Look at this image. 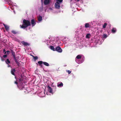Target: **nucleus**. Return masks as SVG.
<instances>
[{"label":"nucleus","instance_id":"f257e3e1","mask_svg":"<svg viewBox=\"0 0 121 121\" xmlns=\"http://www.w3.org/2000/svg\"><path fill=\"white\" fill-rule=\"evenodd\" d=\"M31 25L30 22L27 20L24 19L23 21V24L20 25V27L21 28L25 29L29 26Z\"/></svg>","mask_w":121,"mask_h":121},{"label":"nucleus","instance_id":"f03ea898","mask_svg":"<svg viewBox=\"0 0 121 121\" xmlns=\"http://www.w3.org/2000/svg\"><path fill=\"white\" fill-rule=\"evenodd\" d=\"M55 8L58 9H59L60 8V4L59 3L56 2L55 3Z\"/></svg>","mask_w":121,"mask_h":121},{"label":"nucleus","instance_id":"7ed1b4c3","mask_svg":"<svg viewBox=\"0 0 121 121\" xmlns=\"http://www.w3.org/2000/svg\"><path fill=\"white\" fill-rule=\"evenodd\" d=\"M56 51H57L59 52H62V50L60 47L58 46L55 48Z\"/></svg>","mask_w":121,"mask_h":121},{"label":"nucleus","instance_id":"20e7f679","mask_svg":"<svg viewBox=\"0 0 121 121\" xmlns=\"http://www.w3.org/2000/svg\"><path fill=\"white\" fill-rule=\"evenodd\" d=\"M51 0H44V3L45 5H47L50 2Z\"/></svg>","mask_w":121,"mask_h":121},{"label":"nucleus","instance_id":"39448f33","mask_svg":"<svg viewBox=\"0 0 121 121\" xmlns=\"http://www.w3.org/2000/svg\"><path fill=\"white\" fill-rule=\"evenodd\" d=\"M31 24L32 27L34 26L35 25L36 23L34 19H32L31 20Z\"/></svg>","mask_w":121,"mask_h":121},{"label":"nucleus","instance_id":"423d86ee","mask_svg":"<svg viewBox=\"0 0 121 121\" xmlns=\"http://www.w3.org/2000/svg\"><path fill=\"white\" fill-rule=\"evenodd\" d=\"M21 43L24 46H27L29 45V44L27 42H25L24 41H22L21 42Z\"/></svg>","mask_w":121,"mask_h":121},{"label":"nucleus","instance_id":"0eeeda50","mask_svg":"<svg viewBox=\"0 0 121 121\" xmlns=\"http://www.w3.org/2000/svg\"><path fill=\"white\" fill-rule=\"evenodd\" d=\"M47 88H48V91L50 93H52V88L49 85L47 87Z\"/></svg>","mask_w":121,"mask_h":121},{"label":"nucleus","instance_id":"6e6552de","mask_svg":"<svg viewBox=\"0 0 121 121\" xmlns=\"http://www.w3.org/2000/svg\"><path fill=\"white\" fill-rule=\"evenodd\" d=\"M16 71V70L15 69H12L11 71V74L15 76V74L14 73Z\"/></svg>","mask_w":121,"mask_h":121},{"label":"nucleus","instance_id":"1a4fd4ad","mask_svg":"<svg viewBox=\"0 0 121 121\" xmlns=\"http://www.w3.org/2000/svg\"><path fill=\"white\" fill-rule=\"evenodd\" d=\"M19 82H21L22 81H23V78L22 77V76L21 75V77H19Z\"/></svg>","mask_w":121,"mask_h":121},{"label":"nucleus","instance_id":"9d476101","mask_svg":"<svg viewBox=\"0 0 121 121\" xmlns=\"http://www.w3.org/2000/svg\"><path fill=\"white\" fill-rule=\"evenodd\" d=\"M116 31V29L115 28H113L112 30V32L113 33H115Z\"/></svg>","mask_w":121,"mask_h":121},{"label":"nucleus","instance_id":"9b49d317","mask_svg":"<svg viewBox=\"0 0 121 121\" xmlns=\"http://www.w3.org/2000/svg\"><path fill=\"white\" fill-rule=\"evenodd\" d=\"M11 52L13 57L15 56V52L12 50H11Z\"/></svg>","mask_w":121,"mask_h":121},{"label":"nucleus","instance_id":"f8f14e48","mask_svg":"<svg viewBox=\"0 0 121 121\" xmlns=\"http://www.w3.org/2000/svg\"><path fill=\"white\" fill-rule=\"evenodd\" d=\"M90 27V25L88 23H86L85 25V27L86 28H87Z\"/></svg>","mask_w":121,"mask_h":121},{"label":"nucleus","instance_id":"ddd939ff","mask_svg":"<svg viewBox=\"0 0 121 121\" xmlns=\"http://www.w3.org/2000/svg\"><path fill=\"white\" fill-rule=\"evenodd\" d=\"M43 64L44 65L47 66H48L49 65L48 63L46 62H43Z\"/></svg>","mask_w":121,"mask_h":121},{"label":"nucleus","instance_id":"4468645a","mask_svg":"<svg viewBox=\"0 0 121 121\" xmlns=\"http://www.w3.org/2000/svg\"><path fill=\"white\" fill-rule=\"evenodd\" d=\"M42 20V18L41 16H39L38 18V20L39 21H41Z\"/></svg>","mask_w":121,"mask_h":121},{"label":"nucleus","instance_id":"2eb2a0df","mask_svg":"<svg viewBox=\"0 0 121 121\" xmlns=\"http://www.w3.org/2000/svg\"><path fill=\"white\" fill-rule=\"evenodd\" d=\"M5 62L7 64H9L10 63V61L8 59H7L6 61H5Z\"/></svg>","mask_w":121,"mask_h":121},{"label":"nucleus","instance_id":"dca6fc26","mask_svg":"<svg viewBox=\"0 0 121 121\" xmlns=\"http://www.w3.org/2000/svg\"><path fill=\"white\" fill-rule=\"evenodd\" d=\"M50 48L53 51H55V48L53 46H50Z\"/></svg>","mask_w":121,"mask_h":121},{"label":"nucleus","instance_id":"f3484780","mask_svg":"<svg viewBox=\"0 0 121 121\" xmlns=\"http://www.w3.org/2000/svg\"><path fill=\"white\" fill-rule=\"evenodd\" d=\"M5 29L6 30H8L9 29V27L7 25L4 24Z\"/></svg>","mask_w":121,"mask_h":121},{"label":"nucleus","instance_id":"a211bd4d","mask_svg":"<svg viewBox=\"0 0 121 121\" xmlns=\"http://www.w3.org/2000/svg\"><path fill=\"white\" fill-rule=\"evenodd\" d=\"M63 83L62 82H61L59 84H58L57 85V86L58 87H60V86L61 87V86H63Z\"/></svg>","mask_w":121,"mask_h":121},{"label":"nucleus","instance_id":"6ab92c4d","mask_svg":"<svg viewBox=\"0 0 121 121\" xmlns=\"http://www.w3.org/2000/svg\"><path fill=\"white\" fill-rule=\"evenodd\" d=\"M81 58V56L80 55H78L76 57V58L78 59H80Z\"/></svg>","mask_w":121,"mask_h":121},{"label":"nucleus","instance_id":"aec40b11","mask_svg":"<svg viewBox=\"0 0 121 121\" xmlns=\"http://www.w3.org/2000/svg\"><path fill=\"white\" fill-rule=\"evenodd\" d=\"M11 32L13 33L14 34H17L18 32L15 30H12L11 31Z\"/></svg>","mask_w":121,"mask_h":121},{"label":"nucleus","instance_id":"412c9836","mask_svg":"<svg viewBox=\"0 0 121 121\" xmlns=\"http://www.w3.org/2000/svg\"><path fill=\"white\" fill-rule=\"evenodd\" d=\"M43 62L42 61H39L38 62V63L40 65H41L43 63Z\"/></svg>","mask_w":121,"mask_h":121},{"label":"nucleus","instance_id":"4be33fe9","mask_svg":"<svg viewBox=\"0 0 121 121\" xmlns=\"http://www.w3.org/2000/svg\"><path fill=\"white\" fill-rule=\"evenodd\" d=\"M107 25V23H105L104 25H103V28H106V26Z\"/></svg>","mask_w":121,"mask_h":121},{"label":"nucleus","instance_id":"5701e85b","mask_svg":"<svg viewBox=\"0 0 121 121\" xmlns=\"http://www.w3.org/2000/svg\"><path fill=\"white\" fill-rule=\"evenodd\" d=\"M33 58L35 61L38 59V57L37 56H33Z\"/></svg>","mask_w":121,"mask_h":121},{"label":"nucleus","instance_id":"b1692460","mask_svg":"<svg viewBox=\"0 0 121 121\" xmlns=\"http://www.w3.org/2000/svg\"><path fill=\"white\" fill-rule=\"evenodd\" d=\"M90 34H87L86 36V38H90Z\"/></svg>","mask_w":121,"mask_h":121},{"label":"nucleus","instance_id":"393cba45","mask_svg":"<svg viewBox=\"0 0 121 121\" xmlns=\"http://www.w3.org/2000/svg\"><path fill=\"white\" fill-rule=\"evenodd\" d=\"M63 1V0H56V2L60 3H61Z\"/></svg>","mask_w":121,"mask_h":121},{"label":"nucleus","instance_id":"a878e982","mask_svg":"<svg viewBox=\"0 0 121 121\" xmlns=\"http://www.w3.org/2000/svg\"><path fill=\"white\" fill-rule=\"evenodd\" d=\"M107 35L105 34H104L103 35V37L104 38H106L107 37Z\"/></svg>","mask_w":121,"mask_h":121},{"label":"nucleus","instance_id":"bb28decb","mask_svg":"<svg viewBox=\"0 0 121 121\" xmlns=\"http://www.w3.org/2000/svg\"><path fill=\"white\" fill-rule=\"evenodd\" d=\"M13 57V58H14V60H15V62H17V61H18L17 60V59L16 58V56H15L14 57Z\"/></svg>","mask_w":121,"mask_h":121},{"label":"nucleus","instance_id":"cd10ccee","mask_svg":"<svg viewBox=\"0 0 121 121\" xmlns=\"http://www.w3.org/2000/svg\"><path fill=\"white\" fill-rule=\"evenodd\" d=\"M16 63L18 66H20V63L18 61Z\"/></svg>","mask_w":121,"mask_h":121},{"label":"nucleus","instance_id":"c85d7f7f","mask_svg":"<svg viewBox=\"0 0 121 121\" xmlns=\"http://www.w3.org/2000/svg\"><path fill=\"white\" fill-rule=\"evenodd\" d=\"M6 52L7 53V54H9V53L10 52L9 51H7L6 52H5V54Z\"/></svg>","mask_w":121,"mask_h":121},{"label":"nucleus","instance_id":"c756f323","mask_svg":"<svg viewBox=\"0 0 121 121\" xmlns=\"http://www.w3.org/2000/svg\"><path fill=\"white\" fill-rule=\"evenodd\" d=\"M67 72L69 74H70L71 73V71L69 70H68Z\"/></svg>","mask_w":121,"mask_h":121},{"label":"nucleus","instance_id":"7c9ffc66","mask_svg":"<svg viewBox=\"0 0 121 121\" xmlns=\"http://www.w3.org/2000/svg\"><path fill=\"white\" fill-rule=\"evenodd\" d=\"M7 55H4L3 56V57L4 58H6V57H7Z\"/></svg>","mask_w":121,"mask_h":121},{"label":"nucleus","instance_id":"2f4dec72","mask_svg":"<svg viewBox=\"0 0 121 121\" xmlns=\"http://www.w3.org/2000/svg\"><path fill=\"white\" fill-rule=\"evenodd\" d=\"M14 83L15 84H16L17 85L18 83L16 81H15Z\"/></svg>","mask_w":121,"mask_h":121},{"label":"nucleus","instance_id":"473e14b6","mask_svg":"<svg viewBox=\"0 0 121 121\" xmlns=\"http://www.w3.org/2000/svg\"><path fill=\"white\" fill-rule=\"evenodd\" d=\"M79 0H77V1L78 2Z\"/></svg>","mask_w":121,"mask_h":121},{"label":"nucleus","instance_id":"72a5a7b5","mask_svg":"<svg viewBox=\"0 0 121 121\" xmlns=\"http://www.w3.org/2000/svg\"><path fill=\"white\" fill-rule=\"evenodd\" d=\"M7 0L8 1H10V0Z\"/></svg>","mask_w":121,"mask_h":121},{"label":"nucleus","instance_id":"f704fd0d","mask_svg":"<svg viewBox=\"0 0 121 121\" xmlns=\"http://www.w3.org/2000/svg\"><path fill=\"white\" fill-rule=\"evenodd\" d=\"M31 56L33 57V56H33V55H31Z\"/></svg>","mask_w":121,"mask_h":121},{"label":"nucleus","instance_id":"c9c22d12","mask_svg":"<svg viewBox=\"0 0 121 121\" xmlns=\"http://www.w3.org/2000/svg\"><path fill=\"white\" fill-rule=\"evenodd\" d=\"M3 51H4V52L5 51V49H4V50H3Z\"/></svg>","mask_w":121,"mask_h":121},{"label":"nucleus","instance_id":"e433bc0d","mask_svg":"<svg viewBox=\"0 0 121 121\" xmlns=\"http://www.w3.org/2000/svg\"><path fill=\"white\" fill-rule=\"evenodd\" d=\"M10 65H8V67H10Z\"/></svg>","mask_w":121,"mask_h":121},{"label":"nucleus","instance_id":"4c0bfd02","mask_svg":"<svg viewBox=\"0 0 121 121\" xmlns=\"http://www.w3.org/2000/svg\"><path fill=\"white\" fill-rule=\"evenodd\" d=\"M1 60H2V61H3V60H2V59H1Z\"/></svg>","mask_w":121,"mask_h":121}]
</instances>
